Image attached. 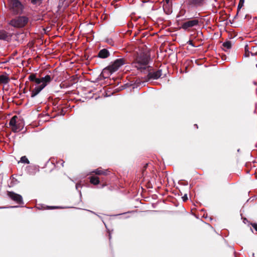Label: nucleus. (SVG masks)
Masks as SVG:
<instances>
[{"mask_svg":"<svg viewBox=\"0 0 257 257\" xmlns=\"http://www.w3.org/2000/svg\"><path fill=\"white\" fill-rule=\"evenodd\" d=\"M250 54L252 56H257V47L250 45H246L244 47V56L248 57Z\"/></svg>","mask_w":257,"mask_h":257,"instance_id":"nucleus-9","label":"nucleus"},{"mask_svg":"<svg viewBox=\"0 0 257 257\" xmlns=\"http://www.w3.org/2000/svg\"><path fill=\"white\" fill-rule=\"evenodd\" d=\"M21 161L22 163L29 164L30 163V162L28 158L26 156H23L21 158Z\"/></svg>","mask_w":257,"mask_h":257,"instance_id":"nucleus-23","label":"nucleus"},{"mask_svg":"<svg viewBox=\"0 0 257 257\" xmlns=\"http://www.w3.org/2000/svg\"><path fill=\"white\" fill-rule=\"evenodd\" d=\"M90 182L94 185H98L100 183L99 178L95 176H91L89 177Z\"/></svg>","mask_w":257,"mask_h":257,"instance_id":"nucleus-19","label":"nucleus"},{"mask_svg":"<svg viewBox=\"0 0 257 257\" xmlns=\"http://www.w3.org/2000/svg\"><path fill=\"white\" fill-rule=\"evenodd\" d=\"M43 0H31V3L33 5L40 6L42 3Z\"/></svg>","mask_w":257,"mask_h":257,"instance_id":"nucleus-21","label":"nucleus"},{"mask_svg":"<svg viewBox=\"0 0 257 257\" xmlns=\"http://www.w3.org/2000/svg\"><path fill=\"white\" fill-rule=\"evenodd\" d=\"M204 0H188L187 4L191 7H199L203 5Z\"/></svg>","mask_w":257,"mask_h":257,"instance_id":"nucleus-12","label":"nucleus"},{"mask_svg":"<svg viewBox=\"0 0 257 257\" xmlns=\"http://www.w3.org/2000/svg\"><path fill=\"white\" fill-rule=\"evenodd\" d=\"M57 208V207H55V206H47L45 208V209H55V208Z\"/></svg>","mask_w":257,"mask_h":257,"instance_id":"nucleus-27","label":"nucleus"},{"mask_svg":"<svg viewBox=\"0 0 257 257\" xmlns=\"http://www.w3.org/2000/svg\"><path fill=\"white\" fill-rule=\"evenodd\" d=\"M222 49L224 51H227L232 47V42L230 41H226L222 44Z\"/></svg>","mask_w":257,"mask_h":257,"instance_id":"nucleus-17","label":"nucleus"},{"mask_svg":"<svg viewBox=\"0 0 257 257\" xmlns=\"http://www.w3.org/2000/svg\"><path fill=\"white\" fill-rule=\"evenodd\" d=\"M199 24V20L196 19L187 21L181 24V28L185 30H189L191 28L198 26Z\"/></svg>","mask_w":257,"mask_h":257,"instance_id":"nucleus-8","label":"nucleus"},{"mask_svg":"<svg viewBox=\"0 0 257 257\" xmlns=\"http://www.w3.org/2000/svg\"><path fill=\"white\" fill-rule=\"evenodd\" d=\"M64 162L62 161V163H61V165L62 166V167H64Z\"/></svg>","mask_w":257,"mask_h":257,"instance_id":"nucleus-30","label":"nucleus"},{"mask_svg":"<svg viewBox=\"0 0 257 257\" xmlns=\"http://www.w3.org/2000/svg\"><path fill=\"white\" fill-rule=\"evenodd\" d=\"M195 125L196 126L197 128H198V125L197 124H195Z\"/></svg>","mask_w":257,"mask_h":257,"instance_id":"nucleus-31","label":"nucleus"},{"mask_svg":"<svg viewBox=\"0 0 257 257\" xmlns=\"http://www.w3.org/2000/svg\"><path fill=\"white\" fill-rule=\"evenodd\" d=\"M187 43L190 45H191L192 46H193V47H195V45L193 42V41L192 40H189Z\"/></svg>","mask_w":257,"mask_h":257,"instance_id":"nucleus-28","label":"nucleus"},{"mask_svg":"<svg viewBox=\"0 0 257 257\" xmlns=\"http://www.w3.org/2000/svg\"><path fill=\"white\" fill-rule=\"evenodd\" d=\"M250 225L255 229V230L257 232V223H250Z\"/></svg>","mask_w":257,"mask_h":257,"instance_id":"nucleus-24","label":"nucleus"},{"mask_svg":"<svg viewBox=\"0 0 257 257\" xmlns=\"http://www.w3.org/2000/svg\"><path fill=\"white\" fill-rule=\"evenodd\" d=\"M9 10L13 15L22 14L24 7L19 0H9Z\"/></svg>","mask_w":257,"mask_h":257,"instance_id":"nucleus-4","label":"nucleus"},{"mask_svg":"<svg viewBox=\"0 0 257 257\" xmlns=\"http://www.w3.org/2000/svg\"><path fill=\"white\" fill-rule=\"evenodd\" d=\"M29 22V18L24 16H17L12 19L9 22V24L17 29H21L25 27Z\"/></svg>","mask_w":257,"mask_h":257,"instance_id":"nucleus-5","label":"nucleus"},{"mask_svg":"<svg viewBox=\"0 0 257 257\" xmlns=\"http://www.w3.org/2000/svg\"><path fill=\"white\" fill-rule=\"evenodd\" d=\"M182 199H183V201H184V202L188 200L187 195V194H185L182 197Z\"/></svg>","mask_w":257,"mask_h":257,"instance_id":"nucleus-26","label":"nucleus"},{"mask_svg":"<svg viewBox=\"0 0 257 257\" xmlns=\"http://www.w3.org/2000/svg\"><path fill=\"white\" fill-rule=\"evenodd\" d=\"M7 195L11 200L16 202L17 203L19 204H24L23 198L21 195L13 191H8Z\"/></svg>","mask_w":257,"mask_h":257,"instance_id":"nucleus-10","label":"nucleus"},{"mask_svg":"<svg viewBox=\"0 0 257 257\" xmlns=\"http://www.w3.org/2000/svg\"><path fill=\"white\" fill-rule=\"evenodd\" d=\"M109 55L110 53L108 50L106 49H102L99 51L97 57L100 58L105 59L108 58Z\"/></svg>","mask_w":257,"mask_h":257,"instance_id":"nucleus-14","label":"nucleus"},{"mask_svg":"<svg viewBox=\"0 0 257 257\" xmlns=\"http://www.w3.org/2000/svg\"><path fill=\"white\" fill-rule=\"evenodd\" d=\"M110 171L108 170H104L101 168V167L97 168V169L94 170L91 173H94L97 175H104L107 176L109 175Z\"/></svg>","mask_w":257,"mask_h":257,"instance_id":"nucleus-13","label":"nucleus"},{"mask_svg":"<svg viewBox=\"0 0 257 257\" xmlns=\"http://www.w3.org/2000/svg\"><path fill=\"white\" fill-rule=\"evenodd\" d=\"M24 126V123L23 121L18 120L16 125L13 127L12 131L14 133H17L21 131Z\"/></svg>","mask_w":257,"mask_h":257,"instance_id":"nucleus-15","label":"nucleus"},{"mask_svg":"<svg viewBox=\"0 0 257 257\" xmlns=\"http://www.w3.org/2000/svg\"><path fill=\"white\" fill-rule=\"evenodd\" d=\"M147 69L148 72V74L146 79L147 81H149L151 79H158L162 75V69H159L155 71L153 68L150 66H148Z\"/></svg>","mask_w":257,"mask_h":257,"instance_id":"nucleus-7","label":"nucleus"},{"mask_svg":"<svg viewBox=\"0 0 257 257\" xmlns=\"http://www.w3.org/2000/svg\"><path fill=\"white\" fill-rule=\"evenodd\" d=\"M18 118V116L17 115H14L11 119V120L10 121V122H9V125L11 127L12 129L13 128V127H14L16 125V123H17V122L18 121L17 120V119Z\"/></svg>","mask_w":257,"mask_h":257,"instance_id":"nucleus-20","label":"nucleus"},{"mask_svg":"<svg viewBox=\"0 0 257 257\" xmlns=\"http://www.w3.org/2000/svg\"><path fill=\"white\" fill-rule=\"evenodd\" d=\"M54 76L47 75L45 77H42V84L39 86H35L31 90L32 97L36 96L43 89H44L52 80Z\"/></svg>","mask_w":257,"mask_h":257,"instance_id":"nucleus-6","label":"nucleus"},{"mask_svg":"<svg viewBox=\"0 0 257 257\" xmlns=\"http://www.w3.org/2000/svg\"><path fill=\"white\" fill-rule=\"evenodd\" d=\"M165 1L166 3V5H164L163 6V9H164V11H165V8L167 7V5H169L170 2V0H165Z\"/></svg>","mask_w":257,"mask_h":257,"instance_id":"nucleus-25","label":"nucleus"},{"mask_svg":"<svg viewBox=\"0 0 257 257\" xmlns=\"http://www.w3.org/2000/svg\"><path fill=\"white\" fill-rule=\"evenodd\" d=\"M127 63V60L124 58L117 59L111 64L104 68L100 75L107 78L110 74L117 71L120 66Z\"/></svg>","mask_w":257,"mask_h":257,"instance_id":"nucleus-3","label":"nucleus"},{"mask_svg":"<svg viewBox=\"0 0 257 257\" xmlns=\"http://www.w3.org/2000/svg\"><path fill=\"white\" fill-rule=\"evenodd\" d=\"M244 3V0H239V4L237 6V14L238 13L239 11L243 7Z\"/></svg>","mask_w":257,"mask_h":257,"instance_id":"nucleus-22","label":"nucleus"},{"mask_svg":"<svg viewBox=\"0 0 257 257\" xmlns=\"http://www.w3.org/2000/svg\"><path fill=\"white\" fill-rule=\"evenodd\" d=\"M10 81V78L7 75H0V84L8 83Z\"/></svg>","mask_w":257,"mask_h":257,"instance_id":"nucleus-18","label":"nucleus"},{"mask_svg":"<svg viewBox=\"0 0 257 257\" xmlns=\"http://www.w3.org/2000/svg\"><path fill=\"white\" fill-rule=\"evenodd\" d=\"M11 39V36L9 33L5 30L0 31V40L9 41Z\"/></svg>","mask_w":257,"mask_h":257,"instance_id":"nucleus-16","label":"nucleus"},{"mask_svg":"<svg viewBox=\"0 0 257 257\" xmlns=\"http://www.w3.org/2000/svg\"><path fill=\"white\" fill-rule=\"evenodd\" d=\"M148 164H145V165L144 166V168H143V174H144V171H145V170L146 169V168H147L148 167Z\"/></svg>","mask_w":257,"mask_h":257,"instance_id":"nucleus-29","label":"nucleus"},{"mask_svg":"<svg viewBox=\"0 0 257 257\" xmlns=\"http://www.w3.org/2000/svg\"><path fill=\"white\" fill-rule=\"evenodd\" d=\"M127 63V60L124 58L117 59L111 64L104 68L100 75L107 78L110 74L117 71L120 66Z\"/></svg>","mask_w":257,"mask_h":257,"instance_id":"nucleus-2","label":"nucleus"},{"mask_svg":"<svg viewBox=\"0 0 257 257\" xmlns=\"http://www.w3.org/2000/svg\"><path fill=\"white\" fill-rule=\"evenodd\" d=\"M36 73L31 74L29 77L28 79L32 82L30 85V89H32L34 86H39L42 84V79L38 78L36 77Z\"/></svg>","mask_w":257,"mask_h":257,"instance_id":"nucleus-11","label":"nucleus"},{"mask_svg":"<svg viewBox=\"0 0 257 257\" xmlns=\"http://www.w3.org/2000/svg\"><path fill=\"white\" fill-rule=\"evenodd\" d=\"M150 59V57L149 55L147 53L142 52L138 54L136 56L133 64L135 67L142 72L148 68L149 66H147V65L149 64Z\"/></svg>","mask_w":257,"mask_h":257,"instance_id":"nucleus-1","label":"nucleus"}]
</instances>
